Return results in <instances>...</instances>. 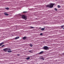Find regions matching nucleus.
Returning a JSON list of instances; mask_svg holds the SVG:
<instances>
[{
	"instance_id": "1",
	"label": "nucleus",
	"mask_w": 64,
	"mask_h": 64,
	"mask_svg": "<svg viewBox=\"0 0 64 64\" xmlns=\"http://www.w3.org/2000/svg\"><path fill=\"white\" fill-rule=\"evenodd\" d=\"M42 49H44V50H49V48L48 47L45 46Z\"/></svg>"
},
{
	"instance_id": "2",
	"label": "nucleus",
	"mask_w": 64,
	"mask_h": 64,
	"mask_svg": "<svg viewBox=\"0 0 64 64\" xmlns=\"http://www.w3.org/2000/svg\"><path fill=\"white\" fill-rule=\"evenodd\" d=\"M22 18L23 19H24L25 20H26L27 19V18L26 17V16H25L24 15L22 16Z\"/></svg>"
},
{
	"instance_id": "3",
	"label": "nucleus",
	"mask_w": 64,
	"mask_h": 64,
	"mask_svg": "<svg viewBox=\"0 0 64 64\" xmlns=\"http://www.w3.org/2000/svg\"><path fill=\"white\" fill-rule=\"evenodd\" d=\"M50 5V8H53V6H54V4H51Z\"/></svg>"
},
{
	"instance_id": "4",
	"label": "nucleus",
	"mask_w": 64,
	"mask_h": 64,
	"mask_svg": "<svg viewBox=\"0 0 64 64\" xmlns=\"http://www.w3.org/2000/svg\"><path fill=\"white\" fill-rule=\"evenodd\" d=\"M46 7H48V8H50V4L47 5Z\"/></svg>"
},
{
	"instance_id": "5",
	"label": "nucleus",
	"mask_w": 64,
	"mask_h": 64,
	"mask_svg": "<svg viewBox=\"0 0 64 64\" xmlns=\"http://www.w3.org/2000/svg\"><path fill=\"white\" fill-rule=\"evenodd\" d=\"M43 52H44V51H42L41 52H40L39 53H38L39 54H42V53H43Z\"/></svg>"
},
{
	"instance_id": "6",
	"label": "nucleus",
	"mask_w": 64,
	"mask_h": 64,
	"mask_svg": "<svg viewBox=\"0 0 64 64\" xmlns=\"http://www.w3.org/2000/svg\"><path fill=\"white\" fill-rule=\"evenodd\" d=\"M7 48H5L4 49H3V50L4 51H7Z\"/></svg>"
},
{
	"instance_id": "7",
	"label": "nucleus",
	"mask_w": 64,
	"mask_h": 64,
	"mask_svg": "<svg viewBox=\"0 0 64 64\" xmlns=\"http://www.w3.org/2000/svg\"><path fill=\"white\" fill-rule=\"evenodd\" d=\"M4 14L5 15H6V16H8L9 15V14L6 13H4Z\"/></svg>"
},
{
	"instance_id": "8",
	"label": "nucleus",
	"mask_w": 64,
	"mask_h": 64,
	"mask_svg": "<svg viewBox=\"0 0 64 64\" xmlns=\"http://www.w3.org/2000/svg\"><path fill=\"white\" fill-rule=\"evenodd\" d=\"M19 38V36H18V37H16L15 39H16H16H18Z\"/></svg>"
},
{
	"instance_id": "9",
	"label": "nucleus",
	"mask_w": 64,
	"mask_h": 64,
	"mask_svg": "<svg viewBox=\"0 0 64 64\" xmlns=\"http://www.w3.org/2000/svg\"><path fill=\"white\" fill-rule=\"evenodd\" d=\"M4 44V42H2L0 44V46H1L2 45H3Z\"/></svg>"
},
{
	"instance_id": "10",
	"label": "nucleus",
	"mask_w": 64,
	"mask_h": 64,
	"mask_svg": "<svg viewBox=\"0 0 64 64\" xmlns=\"http://www.w3.org/2000/svg\"><path fill=\"white\" fill-rule=\"evenodd\" d=\"M26 39V37H24L23 38V39L24 40H25V39Z\"/></svg>"
},
{
	"instance_id": "11",
	"label": "nucleus",
	"mask_w": 64,
	"mask_h": 64,
	"mask_svg": "<svg viewBox=\"0 0 64 64\" xmlns=\"http://www.w3.org/2000/svg\"><path fill=\"white\" fill-rule=\"evenodd\" d=\"M7 51H11V49L9 48H7Z\"/></svg>"
},
{
	"instance_id": "12",
	"label": "nucleus",
	"mask_w": 64,
	"mask_h": 64,
	"mask_svg": "<svg viewBox=\"0 0 64 64\" xmlns=\"http://www.w3.org/2000/svg\"><path fill=\"white\" fill-rule=\"evenodd\" d=\"M45 30V28H42L41 29V30L42 31H43V30Z\"/></svg>"
},
{
	"instance_id": "13",
	"label": "nucleus",
	"mask_w": 64,
	"mask_h": 64,
	"mask_svg": "<svg viewBox=\"0 0 64 64\" xmlns=\"http://www.w3.org/2000/svg\"><path fill=\"white\" fill-rule=\"evenodd\" d=\"M30 47H33V45H32V44H30Z\"/></svg>"
},
{
	"instance_id": "14",
	"label": "nucleus",
	"mask_w": 64,
	"mask_h": 64,
	"mask_svg": "<svg viewBox=\"0 0 64 64\" xmlns=\"http://www.w3.org/2000/svg\"><path fill=\"white\" fill-rule=\"evenodd\" d=\"M40 58L43 60H44V58L43 57H42Z\"/></svg>"
},
{
	"instance_id": "15",
	"label": "nucleus",
	"mask_w": 64,
	"mask_h": 64,
	"mask_svg": "<svg viewBox=\"0 0 64 64\" xmlns=\"http://www.w3.org/2000/svg\"><path fill=\"white\" fill-rule=\"evenodd\" d=\"M58 8H60V7H61V6L59 5L58 6Z\"/></svg>"
},
{
	"instance_id": "16",
	"label": "nucleus",
	"mask_w": 64,
	"mask_h": 64,
	"mask_svg": "<svg viewBox=\"0 0 64 64\" xmlns=\"http://www.w3.org/2000/svg\"><path fill=\"white\" fill-rule=\"evenodd\" d=\"M26 60H29V59H30V58L28 57L26 58Z\"/></svg>"
},
{
	"instance_id": "17",
	"label": "nucleus",
	"mask_w": 64,
	"mask_h": 64,
	"mask_svg": "<svg viewBox=\"0 0 64 64\" xmlns=\"http://www.w3.org/2000/svg\"><path fill=\"white\" fill-rule=\"evenodd\" d=\"M61 27L62 28H63V27H64V25L61 26Z\"/></svg>"
},
{
	"instance_id": "18",
	"label": "nucleus",
	"mask_w": 64,
	"mask_h": 64,
	"mask_svg": "<svg viewBox=\"0 0 64 64\" xmlns=\"http://www.w3.org/2000/svg\"><path fill=\"white\" fill-rule=\"evenodd\" d=\"M12 52L11 50L8 51V53H10V52Z\"/></svg>"
},
{
	"instance_id": "19",
	"label": "nucleus",
	"mask_w": 64,
	"mask_h": 64,
	"mask_svg": "<svg viewBox=\"0 0 64 64\" xmlns=\"http://www.w3.org/2000/svg\"><path fill=\"white\" fill-rule=\"evenodd\" d=\"M54 10L55 11H57V10H58L57 9V8H54Z\"/></svg>"
},
{
	"instance_id": "20",
	"label": "nucleus",
	"mask_w": 64,
	"mask_h": 64,
	"mask_svg": "<svg viewBox=\"0 0 64 64\" xmlns=\"http://www.w3.org/2000/svg\"><path fill=\"white\" fill-rule=\"evenodd\" d=\"M6 10H8L9 9V8H6Z\"/></svg>"
},
{
	"instance_id": "21",
	"label": "nucleus",
	"mask_w": 64,
	"mask_h": 64,
	"mask_svg": "<svg viewBox=\"0 0 64 64\" xmlns=\"http://www.w3.org/2000/svg\"><path fill=\"white\" fill-rule=\"evenodd\" d=\"M30 28H32V29H33V28H34L33 27H32V26L30 27Z\"/></svg>"
},
{
	"instance_id": "22",
	"label": "nucleus",
	"mask_w": 64,
	"mask_h": 64,
	"mask_svg": "<svg viewBox=\"0 0 64 64\" xmlns=\"http://www.w3.org/2000/svg\"><path fill=\"white\" fill-rule=\"evenodd\" d=\"M4 46H5V45H3L2 46V47H4Z\"/></svg>"
},
{
	"instance_id": "23",
	"label": "nucleus",
	"mask_w": 64,
	"mask_h": 64,
	"mask_svg": "<svg viewBox=\"0 0 64 64\" xmlns=\"http://www.w3.org/2000/svg\"><path fill=\"white\" fill-rule=\"evenodd\" d=\"M26 12H23V13H26Z\"/></svg>"
},
{
	"instance_id": "24",
	"label": "nucleus",
	"mask_w": 64,
	"mask_h": 64,
	"mask_svg": "<svg viewBox=\"0 0 64 64\" xmlns=\"http://www.w3.org/2000/svg\"><path fill=\"white\" fill-rule=\"evenodd\" d=\"M42 33H41L40 34V35H42Z\"/></svg>"
},
{
	"instance_id": "25",
	"label": "nucleus",
	"mask_w": 64,
	"mask_h": 64,
	"mask_svg": "<svg viewBox=\"0 0 64 64\" xmlns=\"http://www.w3.org/2000/svg\"><path fill=\"white\" fill-rule=\"evenodd\" d=\"M29 51V52H32L31 51Z\"/></svg>"
},
{
	"instance_id": "26",
	"label": "nucleus",
	"mask_w": 64,
	"mask_h": 64,
	"mask_svg": "<svg viewBox=\"0 0 64 64\" xmlns=\"http://www.w3.org/2000/svg\"><path fill=\"white\" fill-rule=\"evenodd\" d=\"M41 28H40V29H41Z\"/></svg>"
},
{
	"instance_id": "27",
	"label": "nucleus",
	"mask_w": 64,
	"mask_h": 64,
	"mask_svg": "<svg viewBox=\"0 0 64 64\" xmlns=\"http://www.w3.org/2000/svg\"><path fill=\"white\" fill-rule=\"evenodd\" d=\"M63 29H64V28H63Z\"/></svg>"
}]
</instances>
